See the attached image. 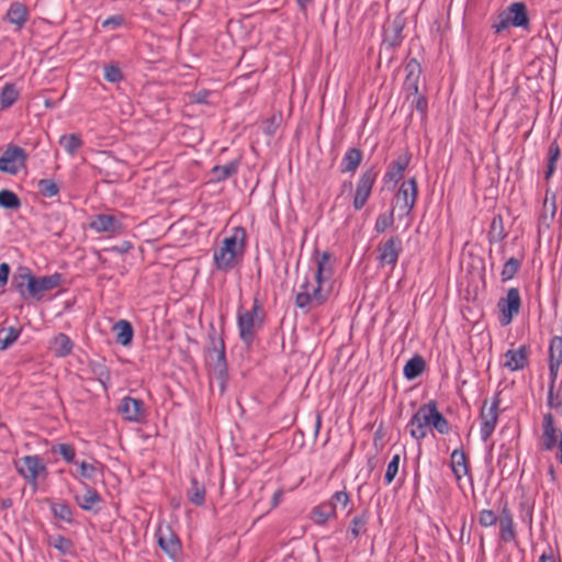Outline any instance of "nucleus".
<instances>
[{"label": "nucleus", "mask_w": 562, "mask_h": 562, "mask_svg": "<svg viewBox=\"0 0 562 562\" xmlns=\"http://www.w3.org/2000/svg\"><path fill=\"white\" fill-rule=\"evenodd\" d=\"M329 259L330 254L324 251L316 259V270H311L304 276L295 295L294 303L297 308L308 312L327 301L330 293V286L327 285V282L333 276Z\"/></svg>", "instance_id": "nucleus-1"}, {"label": "nucleus", "mask_w": 562, "mask_h": 562, "mask_svg": "<svg viewBox=\"0 0 562 562\" xmlns=\"http://www.w3.org/2000/svg\"><path fill=\"white\" fill-rule=\"evenodd\" d=\"M431 427L441 435L449 432V423L438 411L435 401L422 405L407 424L409 435L416 440L424 439Z\"/></svg>", "instance_id": "nucleus-2"}, {"label": "nucleus", "mask_w": 562, "mask_h": 562, "mask_svg": "<svg viewBox=\"0 0 562 562\" xmlns=\"http://www.w3.org/2000/svg\"><path fill=\"white\" fill-rule=\"evenodd\" d=\"M61 276L54 273L41 278L34 277L30 269L20 267L13 276L12 284L24 300H40L43 294L57 288L60 284Z\"/></svg>", "instance_id": "nucleus-3"}, {"label": "nucleus", "mask_w": 562, "mask_h": 562, "mask_svg": "<svg viewBox=\"0 0 562 562\" xmlns=\"http://www.w3.org/2000/svg\"><path fill=\"white\" fill-rule=\"evenodd\" d=\"M246 232L235 227L231 236L225 237L218 249L214 250L213 260L217 270L229 271L238 265L245 250Z\"/></svg>", "instance_id": "nucleus-4"}, {"label": "nucleus", "mask_w": 562, "mask_h": 562, "mask_svg": "<svg viewBox=\"0 0 562 562\" xmlns=\"http://www.w3.org/2000/svg\"><path fill=\"white\" fill-rule=\"evenodd\" d=\"M405 80L403 83L404 105H426L427 100L424 93L422 81V66L416 58H411L405 64Z\"/></svg>", "instance_id": "nucleus-5"}, {"label": "nucleus", "mask_w": 562, "mask_h": 562, "mask_svg": "<svg viewBox=\"0 0 562 562\" xmlns=\"http://www.w3.org/2000/svg\"><path fill=\"white\" fill-rule=\"evenodd\" d=\"M211 347L206 356V363L210 369L211 384L216 383L220 392L224 393L227 383V363L225 357V345L223 339L211 336Z\"/></svg>", "instance_id": "nucleus-6"}, {"label": "nucleus", "mask_w": 562, "mask_h": 562, "mask_svg": "<svg viewBox=\"0 0 562 562\" xmlns=\"http://www.w3.org/2000/svg\"><path fill=\"white\" fill-rule=\"evenodd\" d=\"M265 312L258 300L254 301L250 310L239 308L237 312V327L240 340L247 346L251 345L257 331L262 327Z\"/></svg>", "instance_id": "nucleus-7"}, {"label": "nucleus", "mask_w": 562, "mask_h": 562, "mask_svg": "<svg viewBox=\"0 0 562 562\" xmlns=\"http://www.w3.org/2000/svg\"><path fill=\"white\" fill-rule=\"evenodd\" d=\"M402 239L398 236H392L382 241L376 247V261L379 267H391L393 269L402 252Z\"/></svg>", "instance_id": "nucleus-8"}, {"label": "nucleus", "mask_w": 562, "mask_h": 562, "mask_svg": "<svg viewBox=\"0 0 562 562\" xmlns=\"http://www.w3.org/2000/svg\"><path fill=\"white\" fill-rule=\"evenodd\" d=\"M16 471L31 484H36L41 475H46V465L40 456H25L16 460Z\"/></svg>", "instance_id": "nucleus-9"}, {"label": "nucleus", "mask_w": 562, "mask_h": 562, "mask_svg": "<svg viewBox=\"0 0 562 562\" xmlns=\"http://www.w3.org/2000/svg\"><path fill=\"white\" fill-rule=\"evenodd\" d=\"M27 155L22 147L8 146L0 157V171L16 175L25 167Z\"/></svg>", "instance_id": "nucleus-10"}, {"label": "nucleus", "mask_w": 562, "mask_h": 562, "mask_svg": "<svg viewBox=\"0 0 562 562\" xmlns=\"http://www.w3.org/2000/svg\"><path fill=\"white\" fill-rule=\"evenodd\" d=\"M376 177L378 171L374 167H371L367 169L359 178L352 202L356 211H360L366 205L368 199L371 195Z\"/></svg>", "instance_id": "nucleus-11"}, {"label": "nucleus", "mask_w": 562, "mask_h": 562, "mask_svg": "<svg viewBox=\"0 0 562 562\" xmlns=\"http://www.w3.org/2000/svg\"><path fill=\"white\" fill-rule=\"evenodd\" d=\"M521 305L520 294L517 288H510L507 290L506 296L502 297L497 307L501 313L499 322L502 325H508L512 323L515 315L519 313Z\"/></svg>", "instance_id": "nucleus-12"}, {"label": "nucleus", "mask_w": 562, "mask_h": 562, "mask_svg": "<svg viewBox=\"0 0 562 562\" xmlns=\"http://www.w3.org/2000/svg\"><path fill=\"white\" fill-rule=\"evenodd\" d=\"M498 406H499V398L498 396H495L493 403L487 407V402L485 401L482 405L480 418L482 420L481 424V439L483 441H487L492 434L494 432V429L497 425L498 420Z\"/></svg>", "instance_id": "nucleus-13"}, {"label": "nucleus", "mask_w": 562, "mask_h": 562, "mask_svg": "<svg viewBox=\"0 0 562 562\" xmlns=\"http://www.w3.org/2000/svg\"><path fill=\"white\" fill-rule=\"evenodd\" d=\"M119 413L130 423H142L146 418V408L142 400L125 396L117 407Z\"/></svg>", "instance_id": "nucleus-14"}, {"label": "nucleus", "mask_w": 562, "mask_h": 562, "mask_svg": "<svg viewBox=\"0 0 562 562\" xmlns=\"http://www.w3.org/2000/svg\"><path fill=\"white\" fill-rule=\"evenodd\" d=\"M417 198V182L414 178L403 181L397 194L396 204L397 206L408 215L413 210Z\"/></svg>", "instance_id": "nucleus-15"}, {"label": "nucleus", "mask_w": 562, "mask_h": 562, "mask_svg": "<svg viewBox=\"0 0 562 562\" xmlns=\"http://www.w3.org/2000/svg\"><path fill=\"white\" fill-rule=\"evenodd\" d=\"M81 484L83 492L74 494L76 504L85 512L98 513L103 503L101 495L87 483L81 482Z\"/></svg>", "instance_id": "nucleus-16"}, {"label": "nucleus", "mask_w": 562, "mask_h": 562, "mask_svg": "<svg viewBox=\"0 0 562 562\" xmlns=\"http://www.w3.org/2000/svg\"><path fill=\"white\" fill-rule=\"evenodd\" d=\"M499 524V539L505 543L515 542L517 538L514 516L505 502L501 508Z\"/></svg>", "instance_id": "nucleus-17"}, {"label": "nucleus", "mask_w": 562, "mask_h": 562, "mask_svg": "<svg viewBox=\"0 0 562 562\" xmlns=\"http://www.w3.org/2000/svg\"><path fill=\"white\" fill-rule=\"evenodd\" d=\"M30 12L26 5L20 1L10 3L4 20L14 25L15 31H21L29 21Z\"/></svg>", "instance_id": "nucleus-18"}, {"label": "nucleus", "mask_w": 562, "mask_h": 562, "mask_svg": "<svg viewBox=\"0 0 562 562\" xmlns=\"http://www.w3.org/2000/svg\"><path fill=\"white\" fill-rule=\"evenodd\" d=\"M528 364V350L526 346H520L518 349H509L504 353V368L509 371H518Z\"/></svg>", "instance_id": "nucleus-19"}, {"label": "nucleus", "mask_w": 562, "mask_h": 562, "mask_svg": "<svg viewBox=\"0 0 562 562\" xmlns=\"http://www.w3.org/2000/svg\"><path fill=\"white\" fill-rule=\"evenodd\" d=\"M90 227L99 233L116 234L122 231L121 222L113 215L99 214L90 223Z\"/></svg>", "instance_id": "nucleus-20"}, {"label": "nucleus", "mask_w": 562, "mask_h": 562, "mask_svg": "<svg viewBox=\"0 0 562 562\" xmlns=\"http://www.w3.org/2000/svg\"><path fill=\"white\" fill-rule=\"evenodd\" d=\"M509 22L515 27L526 29L529 25L527 7L524 2H513L506 10Z\"/></svg>", "instance_id": "nucleus-21"}, {"label": "nucleus", "mask_w": 562, "mask_h": 562, "mask_svg": "<svg viewBox=\"0 0 562 562\" xmlns=\"http://www.w3.org/2000/svg\"><path fill=\"white\" fill-rule=\"evenodd\" d=\"M90 373L97 379L102 385L103 390L106 391L111 384V373L103 359L90 360L88 363Z\"/></svg>", "instance_id": "nucleus-22"}, {"label": "nucleus", "mask_w": 562, "mask_h": 562, "mask_svg": "<svg viewBox=\"0 0 562 562\" xmlns=\"http://www.w3.org/2000/svg\"><path fill=\"white\" fill-rule=\"evenodd\" d=\"M361 161H362V151L356 147L349 148L345 153V155L341 159L340 171L352 173L357 170V168L359 167Z\"/></svg>", "instance_id": "nucleus-23"}, {"label": "nucleus", "mask_w": 562, "mask_h": 562, "mask_svg": "<svg viewBox=\"0 0 562 562\" xmlns=\"http://www.w3.org/2000/svg\"><path fill=\"white\" fill-rule=\"evenodd\" d=\"M451 469L458 481L469 473L467 456L462 450L456 449L452 451Z\"/></svg>", "instance_id": "nucleus-24"}, {"label": "nucleus", "mask_w": 562, "mask_h": 562, "mask_svg": "<svg viewBox=\"0 0 562 562\" xmlns=\"http://www.w3.org/2000/svg\"><path fill=\"white\" fill-rule=\"evenodd\" d=\"M50 348L56 357L63 358L70 355L74 344L66 334L59 333L54 337Z\"/></svg>", "instance_id": "nucleus-25"}, {"label": "nucleus", "mask_w": 562, "mask_h": 562, "mask_svg": "<svg viewBox=\"0 0 562 562\" xmlns=\"http://www.w3.org/2000/svg\"><path fill=\"white\" fill-rule=\"evenodd\" d=\"M116 342L122 346H128L132 342L134 330L130 322L121 319L113 326Z\"/></svg>", "instance_id": "nucleus-26"}, {"label": "nucleus", "mask_w": 562, "mask_h": 562, "mask_svg": "<svg viewBox=\"0 0 562 562\" xmlns=\"http://www.w3.org/2000/svg\"><path fill=\"white\" fill-rule=\"evenodd\" d=\"M426 362L422 356H415L404 366L403 373L407 380L418 378L425 370Z\"/></svg>", "instance_id": "nucleus-27"}, {"label": "nucleus", "mask_w": 562, "mask_h": 562, "mask_svg": "<svg viewBox=\"0 0 562 562\" xmlns=\"http://www.w3.org/2000/svg\"><path fill=\"white\" fill-rule=\"evenodd\" d=\"M336 515V504L323 503L316 506L312 512V517L315 524L324 525L330 517Z\"/></svg>", "instance_id": "nucleus-28"}, {"label": "nucleus", "mask_w": 562, "mask_h": 562, "mask_svg": "<svg viewBox=\"0 0 562 562\" xmlns=\"http://www.w3.org/2000/svg\"><path fill=\"white\" fill-rule=\"evenodd\" d=\"M239 167V162L237 160H232L223 166H215L212 168L211 173L215 181H224L235 173H237Z\"/></svg>", "instance_id": "nucleus-29"}, {"label": "nucleus", "mask_w": 562, "mask_h": 562, "mask_svg": "<svg viewBox=\"0 0 562 562\" xmlns=\"http://www.w3.org/2000/svg\"><path fill=\"white\" fill-rule=\"evenodd\" d=\"M403 24L401 21H394L392 27L385 29L383 43L389 47H396L402 43Z\"/></svg>", "instance_id": "nucleus-30"}, {"label": "nucleus", "mask_w": 562, "mask_h": 562, "mask_svg": "<svg viewBox=\"0 0 562 562\" xmlns=\"http://www.w3.org/2000/svg\"><path fill=\"white\" fill-rule=\"evenodd\" d=\"M369 521L368 510H362L359 515L355 516L349 526V532L352 539L358 538L360 535L367 531V525Z\"/></svg>", "instance_id": "nucleus-31"}, {"label": "nucleus", "mask_w": 562, "mask_h": 562, "mask_svg": "<svg viewBox=\"0 0 562 562\" xmlns=\"http://www.w3.org/2000/svg\"><path fill=\"white\" fill-rule=\"evenodd\" d=\"M189 501L196 505L201 506L205 501V487L198 482L195 477L191 480V486L187 492Z\"/></svg>", "instance_id": "nucleus-32"}, {"label": "nucleus", "mask_w": 562, "mask_h": 562, "mask_svg": "<svg viewBox=\"0 0 562 562\" xmlns=\"http://www.w3.org/2000/svg\"><path fill=\"white\" fill-rule=\"evenodd\" d=\"M50 510L53 515L68 524L74 521V513L71 507L66 503H52Z\"/></svg>", "instance_id": "nucleus-33"}, {"label": "nucleus", "mask_w": 562, "mask_h": 562, "mask_svg": "<svg viewBox=\"0 0 562 562\" xmlns=\"http://www.w3.org/2000/svg\"><path fill=\"white\" fill-rule=\"evenodd\" d=\"M59 145L69 154L75 155L82 146V140L77 134L63 135L59 138Z\"/></svg>", "instance_id": "nucleus-34"}, {"label": "nucleus", "mask_w": 562, "mask_h": 562, "mask_svg": "<svg viewBox=\"0 0 562 562\" xmlns=\"http://www.w3.org/2000/svg\"><path fill=\"white\" fill-rule=\"evenodd\" d=\"M0 206L8 210H18L21 206L20 198L11 190L0 191Z\"/></svg>", "instance_id": "nucleus-35"}, {"label": "nucleus", "mask_w": 562, "mask_h": 562, "mask_svg": "<svg viewBox=\"0 0 562 562\" xmlns=\"http://www.w3.org/2000/svg\"><path fill=\"white\" fill-rule=\"evenodd\" d=\"M19 94L20 91L14 83H5L0 92V105H12Z\"/></svg>", "instance_id": "nucleus-36"}, {"label": "nucleus", "mask_w": 562, "mask_h": 562, "mask_svg": "<svg viewBox=\"0 0 562 562\" xmlns=\"http://www.w3.org/2000/svg\"><path fill=\"white\" fill-rule=\"evenodd\" d=\"M37 190L44 198H54L59 193V186L52 179H41L37 182Z\"/></svg>", "instance_id": "nucleus-37"}, {"label": "nucleus", "mask_w": 562, "mask_h": 562, "mask_svg": "<svg viewBox=\"0 0 562 562\" xmlns=\"http://www.w3.org/2000/svg\"><path fill=\"white\" fill-rule=\"evenodd\" d=\"M549 362L562 364V337L554 336L549 345Z\"/></svg>", "instance_id": "nucleus-38"}, {"label": "nucleus", "mask_w": 562, "mask_h": 562, "mask_svg": "<svg viewBox=\"0 0 562 562\" xmlns=\"http://www.w3.org/2000/svg\"><path fill=\"white\" fill-rule=\"evenodd\" d=\"M407 165H408V161L406 158H398L396 161H394L390 166V168L386 172V177L390 180L397 182L402 178L403 172L406 169Z\"/></svg>", "instance_id": "nucleus-39"}, {"label": "nucleus", "mask_w": 562, "mask_h": 562, "mask_svg": "<svg viewBox=\"0 0 562 562\" xmlns=\"http://www.w3.org/2000/svg\"><path fill=\"white\" fill-rule=\"evenodd\" d=\"M49 546L63 554H69L72 550V541L64 536L56 535L49 539Z\"/></svg>", "instance_id": "nucleus-40"}, {"label": "nucleus", "mask_w": 562, "mask_h": 562, "mask_svg": "<svg viewBox=\"0 0 562 562\" xmlns=\"http://www.w3.org/2000/svg\"><path fill=\"white\" fill-rule=\"evenodd\" d=\"M283 122V116L280 112H273L265 122H263V133L273 136L277 128L281 126Z\"/></svg>", "instance_id": "nucleus-41"}, {"label": "nucleus", "mask_w": 562, "mask_h": 562, "mask_svg": "<svg viewBox=\"0 0 562 562\" xmlns=\"http://www.w3.org/2000/svg\"><path fill=\"white\" fill-rule=\"evenodd\" d=\"M20 336V331L13 327H10L7 330H2L0 333V350L8 349L11 345H13Z\"/></svg>", "instance_id": "nucleus-42"}, {"label": "nucleus", "mask_w": 562, "mask_h": 562, "mask_svg": "<svg viewBox=\"0 0 562 562\" xmlns=\"http://www.w3.org/2000/svg\"><path fill=\"white\" fill-rule=\"evenodd\" d=\"M519 267H520V260H518L514 257L509 258L503 267V270L501 273L502 280L505 282V281L513 279L514 276L518 272Z\"/></svg>", "instance_id": "nucleus-43"}, {"label": "nucleus", "mask_w": 562, "mask_h": 562, "mask_svg": "<svg viewBox=\"0 0 562 562\" xmlns=\"http://www.w3.org/2000/svg\"><path fill=\"white\" fill-rule=\"evenodd\" d=\"M394 223V214L393 210L390 213H383L380 214L376 217L375 224H374V231L379 234L384 233L387 228H390Z\"/></svg>", "instance_id": "nucleus-44"}, {"label": "nucleus", "mask_w": 562, "mask_h": 562, "mask_svg": "<svg viewBox=\"0 0 562 562\" xmlns=\"http://www.w3.org/2000/svg\"><path fill=\"white\" fill-rule=\"evenodd\" d=\"M124 78L121 68L116 64L104 66V79L112 83H117Z\"/></svg>", "instance_id": "nucleus-45"}, {"label": "nucleus", "mask_w": 562, "mask_h": 562, "mask_svg": "<svg viewBox=\"0 0 562 562\" xmlns=\"http://www.w3.org/2000/svg\"><path fill=\"white\" fill-rule=\"evenodd\" d=\"M400 454H394L387 464L386 472L384 474V483L390 485L398 473L400 467Z\"/></svg>", "instance_id": "nucleus-46"}, {"label": "nucleus", "mask_w": 562, "mask_h": 562, "mask_svg": "<svg viewBox=\"0 0 562 562\" xmlns=\"http://www.w3.org/2000/svg\"><path fill=\"white\" fill-rule=\"evenodd\" d=\"M560 155V149L557 144H551L548 150V166L546 171V178L549 179L555 169V161L558 160Z\"/></svg>", "instance_id": "nucleus-47"}, {"label": "nucleus", "mask_w": 562, "mask_h": 562, "mask_svg": "<svg viewBox=\"0 0 562 562\" xmlns=\"http://www.w3.org/2000/svg\"><path fill=\"white\" fill-rule=\"evenodd\" d=\"M158 543L165 552L171 555L179 550V541L173 535H170L169 538L159 537Z\"/></svg>", "instance_id": "nucleus-48"}, {"label": "nucleus", "mask_w": 562, "mask_h": 562, "mask_svg": "<svg viewBox=\"0 0 562 562\" xmlns=\"http://www.w3.org/2000/svg\"><path fill=\"white\" fill-rule=\"evenodd\" d=\"M54 452L59 453L61 458L68 463H77L76 451L71 445L60 443L54 449Z\"/></svg>", "instance_id": "nucleus-49"}, {"label": "nucleus", "mask_w": 562, "mask_h": 562, "mask_svg": "<svg viewBox=\"0 0 562 562\" xmlns=\"http://www.w3.org/2000/svg\"><path fill=\"white\" fill-rule=\"evenodd\" d=\"M498 521L496 514L491 509H482L479 513V524L482 527H492Z\"/></svg>", "instance_id": "nucleus-50"}, {"label": "nucleus", "mask_w": 562, "mask_h": 562, "mask_svg": "<svg viewBox=\"0 0 562 562\" xmlns=\"http://www.w3.org/2000/svg\"><path fill=\"white\" fill-rule=\"evenodd\" d=\"M509 25H512L509 22V19L507 16V14L505 13V11H503L494 20V22L492 24V29L494 30V32L496 34H498V33L505 31L506 29H508Z\"/></svg>", "instance_id": "nucleus-51"}, {"label": "nucleus", "mask_w": 562, "mask_h": 562, "mask_svg": "<svg viewBox=\"0 0 562 562\" xmlns=\"http://www.w3.org/2000/svg\"><path fill=\"white\" fill-rule=\"evenodd\" d=\"M543 438H544V449L551 450L555 442H557V436H555V429L552 425L544 426L543 430Z\"/></svg>", "instance_id": "nucleus-52"}, {"label": "nucleus", "mask_w": 562, "mask_h": 562, "mask_svg": "<svg viewBox=\"0 0 562 562\" xmlns=\"http://www.w3.org/2000/svg\"><path fill=\"white\" fill-rule=\"evenodd\" d=\"M79 467V474L83 479H92L97 473V468L92 463L81 461L76 463Z\"/></svg>", "instance_id": "nucleus-53"}, {"label": "nucleus", "mask_w": 562, "mask_h": 562, "mask_svg": "<svg viewBox=\"0 0 562 562\" xmlns=\"http://www.w3.org/2000/svg\"><path fill=\"white\" fill-rule=\"evenodd\" d=\"M349 502H350L349 494L346 491H338L333 494L331 498L327 503L336 504V507L338 505L346 507Z\"/></svg>", "instance_id": "nucleus-54"}, {"label": "nucleus", "mask_w": 562, "mask_h": 562, "mask_svg": "<svg viewBox=\"0 0 562 562\" xmlns=\"http://www.w3.org/2000/svg\"><path fill=\"white\" fill-rule=\"evenodd\" d=\"M212 95V92L205 89L199 90L192 95L191 103H209V98Z\"/></svg>", "instance_id": "nucleus-55"}, {"label": "nucleus", "mask_w": 562, "mask_h": 562, "mask_svg": "<svg viewBox=\"0 0 562 562\" xmlns=\"http://www.w3.org/2000/svg\"><path fill=\"white\" fill-rule=\"evenodd\" d=\"M123 23V18L120 15H112L105 19L102 23L104 27H119Z\"/></svg>", "instance_id": "nucleus-56"}, {"label": "nucleus", "mask_w": 562, "mask_h": 562, "mask_svg": "<svg viewBox=\"0 0 562 562\" xmlns=\"http://www.w3.org/2000/svg\"><path fill=\"white\" fill-rule=\"evenodd\" d=\"M560 366H561V363L549 362V371H550V379H551L549 391L550 390L553 391V389H554V383H555V380L558 376V371H559Z\"/></svg>", "instance_id": "nucleus-57"}, {"label": "nucleus", "mask_w": 562, "mask_h": 562, "mask_svg": "<svg viewBox=\"0 0 562 562\" xmlns=\"http://www.w3.org/2000/svg\"><path fill=\"white\" fill-rule=\"evenodd\" d=\"M10 274V266L7 262L0 263V285L3 286L8 282Z\"/></svg>", "instance_id": "nucleus-58"}, {"label": "nucleus", "mask_w": 562, "mask_h": 562, "mask_svg": "<svg viewBox=\"0 0 562 562\" xmlns=\"http://www.w3.org/2000/svg\"><path fill=\"white\" fill-rule=\"evenodd\" d=\"M548 404L551 408L555 409L557 412H559L562 415V403L554 402L552 390L549 391Z\"/></svg>", "instance_id": "nucleus-59"}, {"label": "nucleus", "mask_w": 562, "mask_h": 562, "mask_svg": "<svg viewBox=\"0 0 562 562\" xmlns=\"http://www.w3.org/2000/svg\"><path fill=\"white\" fill-rule=\"evenodd\" d=\"M132 248V244L130 241H123L120 246H114L112 250L124 254Z\"/></svg>", "instance_id": "nucleus-60"}, {"label": "nucleus", "mask_w": 562, "mask_h": 562, "mask_svg": "<svg viewBox=\"0 0 562 562\" xmlns=\"http://www.w3.org/2000/svg\"><path fill=\"white\" fill-rule=\"evenodd\" d=\"M539 562H555L553 558L552 550L549 548L548 551L543 552L540 558Z\"/></svg>", "instance_id": "nucleus-61"}, {"label": "nucleus", "mask_w": 562, "mask_h": 562, "mask_svg": "<svg viewBox=\"0 0 562 562\" xmlns=\"http://www.w3.org/2000/svg\"><path fill=\"white\" fill-rule=\"evenodd\" d=\"M282 497H283V491H282V490H278V491L273 494V496H272V499H271V506H272V507H277V506L280 504V502H281V499H282Z\"/></svg>", "instance_id": "nucleus-62"}, {"label": "nucleus", "mask_w": 562, "mask_h": 562, "mask_svg": "<svg viewBox=\"0 0 562 562\" xmlns=\"http://www.w3.org/2000/svg\"><path fill=\"white\" fill-rule=\"evenodd\" d=\"M312 0H296L301 10H305Z\"/></svg>", "instance_id": "nucleus-63"}, {"label": "nucleus", "mask_w": 562, "mask_h": 562, "mask_svg": "<svg viewBox=\"0 0 562 562\" xmlns=\"http://www.w3.org/2000/svg\"><path fill=\"white\" fill-rule=\"evenodd\" d=\"M502 226V218L501 216L494 217L492 221V229H496V227Z\"/></svg>", "instance_id": "nucleus-64"}]
</instances>
